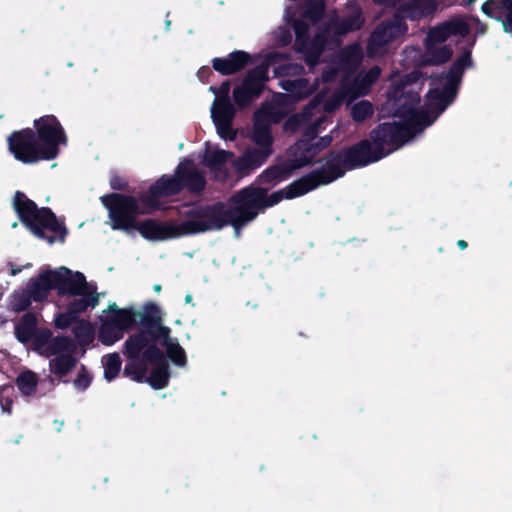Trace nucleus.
<instances>
[{
  "instance_id": "nucleus-18",
  "label": "nucleus",
  "mask_w": 512,
  "mask_h": 512,
  "mask_svg": "<svg viewBox=\"0 0 512 512\" xmlns=\"http://www.w3.org/2000/svg\"><path fill=\"white\" fill-rule=\"evenodd\" d=\"M16 384L23 395L32 396L37 389L38 376L31 370H24L18 375Z\"/></svg>"
},
{
  "instance_id": "nucleus-10",
  "label": "nucleus",
  "mask_w": 512,
  "mask_h": 512,
  "mask_svg": "<svg viewBox=\"0 0 512 512\" xmlns=\"http://www.w3.org/2000/svg\"><path fill=\"white\" fill-rule=\"evenodd\" d=\"M138 316V312L131 306L121 308L116 303H110L99 317V341L104 345L119 341L134 326Z\"/></svg>"
},
{
  "instance_id": "nucleus-24",
  "label": "nucleus",
  "mask_w": 512,
  "mask_h": 512,
  "mask_svg": "<svg viewBox=\"0 0 512 512\" xmlns=\"http://www.w3.org/2000/svg\"><path fill=\"white\" fill-rule=\"evenodd\" d=\"M14 388L11 385L0 386V406L3 412L10 413L13 402Z\"/></svg>"
},
{
  "instance_id": "nucleus-34",
  "label": "nucleus",
  "mask_w": 512,
  "mask_h": 512,
  "mask_svg": "<svg viewBox=\"0 0 512 512\" xmlns=\"http://www.w3.org/2000/svg\"><path fill=\"white\" fill-rule=\"evenodd\" d=\"M31 267V264L30 263H27L23 266V269H29Z\"/></svg>"
},
{
  "instance_id": "nucleus-33",
  "label": "nucleus",
  "mask_w": 512,
  "mask_h": 512,
  "mask_svg": "<svg viewBox=\"0 0 512 512\" xmlns=\"http://www.w3.org/2000/svg\"><path fill=\"white\" fill-rule=\"evenodd\" d=\"M185 300L187 303L191 302V300H192L191 295H187Z\"/></svg>"
},
{
  "instance_id": "nucleus-6",
  "label": "nucleus",
  "mask_w": 512,
  "mask_h": 512,
  "mask_svg": "<svg viewBox=\"0 0 512 512\" xmlns=\"http://www.w3.org/2000/svg\"><path fill=\"white\" fill-rule=\"evenodd\" d=\"M14 335L22 344L30 343L39 355L49 359V370L56 376L68 374L76 364V345L66 337L51 338L48 329L37 330V319L32 313L24 314L14 326Z\"/></svg>"
},
{
  "instance_id": "nucleus-9",
  "label": "nucleus",
  "mask_w": 512,
  "mask_h": 512,
  "mask_svg": "<svg viewBox=\"0 0 512 512\" xmlns=\"http://www.w3.org/2000/svg\"><path fill=\"white\" fill-rule=\"evenodd\" d=\"M475 24H477L476 19L457 18L432 29L426 39V61L431 64L447 61L452 51L443 43L453 36H466Z\"/></svg>"
},
{
  "instance_id": "nucleus-14",
  "label": "nucleus",
  "mask_w": 512,
  "mask_h": 512,
  "mask_svg": "<svg viewBox=\"0 0 512 512\" xmlns=\"http://www.w3.org/2000/svg\"><path fill=\"white\" fill-rule=\"evenodd\" d=\"M406 30L407 28L399 16H395L392 21L382 23L371 36L368 45L369 55L381 54L386 44L401 37Z\"/></svg>"
},
{
  "instance_id": "nucleus-15",
  "label": "nucleus",
  "mask_w": 512,
  "mask_h": 512,
  "mask_svg": "<svg viewBox=\"0 0 512 512\" xmlns=\"http://www.w3.org/2000/svg\"><path fill=\"white\" fill-rule=\"evenodd\" d=\"M482 11L501 21L504 31L512 34V1L488 0L482 5Z\"/></svg>"
},
{
  "instance_id": "nucleus-29",
  "label": "nucleus",
  "mask_w": 512,
  "mask_h": 512,
  "mask_svg": "<svg viewBox=\"0 0 512 512\" xmlns=\"http://www.w3.org/2000/svg\"><path fill=\"white\" fill-rule=\"evenodd\" d=\"M110 183H111V187L113 189H119L120 190V189H123V188L126 187V181L121 179V178H119V177L112 178Z\"/></svg>"
},
{
  "instance_id": "nucleus-26",
  "label": "nucleus",
  "mask_w": 512,
  "mask_h": 512,
  "mask_svg": "<svg viewBox=\"0 0 512 512\" xmlns=\"http://www.w3.org/2000/svg\"><path fill=\"white\" fill-rule=\"evenodd\" d=\"M91 383V376L88 374L86 370H81L74 380L75 388L79 390H85Z\"/></svg>"
},
{
  "instance_id": "nucleus-11",
  "label": "nucleus",
  "mask_w": 512,
  "mask_h": 512,
  "mask_svg": "<svg viewBox=\"0 0 512 512\" xmlns=\"http://www.w3.org/2000/svg\"><path fill=\"white\" fill-rule=\"evenodd\" d=\"M283 60L284 56L282 54H267L263 62L245 77L240 86L234 89L233 97L236 105L244 107L257 98L264 88L265 81L268 79V68L279 64Z\"/></svg>"
},
{
  "instance_id": "nucleus-20",
  "label": "nucleus",
  "mask_w": 512,
  "mask_h": 512,
  "mask_svg": "<svg viewBox=\"0 0 512 512\" xmlns=\"http://www.w3.org/2000/svg\"><path fill=\"white\" fill-rule=\"evenodd\" d=\"M330 141H331L330 137H323L319 141L311 143L309 145V147H308L307 143H305L304 141H301V143L298 144L296 149L299 150V151L303 150L305 152V154L303 155L302 158L297 160L296 164L292 165V168H297V167H300L302 165H305V164L309 163L311 161V159H312V156L314 155V150L320 144H321V146L328 145L330 143Z\"/></svg>"
},
{
  "instance_id": "nucleus-19",
  "label": "nucleus",
  "mask_w": 512,
  "mask_h": 512,
  "mask_svg": "<svg viewBox=\"0 0 512 512\" xmlns=\"http://www.w3.org/2000/svg\"><path fill=\"white\" fill-rule=\"evenodd\" d=\"M33 302L28 289L15 290L8 299V309L13 312H21L30 307Z\"/></svg>"
},
{
  "instance_id": "nucleus-8",
  "label": "nucleus",
  "mask_w": 512,
  "mask_h": 512,
  "mask_svg": "<svg viewBox=\"0 0 512 512\" xmlns=\"http://www.w3.org/2000/svg\"><path fill=\"white\" fill-rule=\"evenodd\" d=\"M85 280L82 273L66 267L43 269L38 276L28 281L27 289L34 302H41L47 299L52 289H56L60 297L76 293L85 287Z\"/></svg>"
},
{
  "instance_id": "nucleus-16",
  "label": "nucleus",
  "mask_w": 512,
  "mask_h": 512,
  "mask_svg": "<svg viewBox=\"0 0 512 512\" xmlns=\"http://www.w3.org/2000/svg\"><path fill=\"white\" fill-rule=\"evenodd\" d=\"M249 61V55L243 51L233 52L223 58L213 60V68L223 75H229L241 70Z\"/></svg>"
},
{
  "instance_id": "nucleus-31",
  "label": "nucleus",
  "mask_w": 512,
  "mask_h": 512,
  "mask_svg": "<svg viewBox=\"0 0 512 512\" xmlns=\"http://www.w3.org/2000/svg\"><path fill=\"white\" fill-rule=\"evenodd\" d=\"M377 3L380 4H389V5H395L398 3V0H374Z\"/></svg>"
},
{
  "instance_id": "nucleus-28",
  "label": "nucleus",
  "mask_w": 512,
  "mask_h": 512,
  "mask_svg": "<svg viewBox=\"0 0 512 512\" xmlns=\"http://www.w3.org/2000/svg\"><path fill=\"white\" fill-rule=\"evenodd\" d=\"M277 39L281 45H287L291 41V34L285 28H280L277 32Z\"/></svg>"
},
{
  "instance_id": "nucleus-21",
  "label": "nucleus",
  "mask_w": 512,
  "mask_h": 512,
  "mask_svg": "<svg viewBox=\"0 0 512 512\" xmlns=\"http://www.w3.org/2000/svg\"><path fill=\"white\" fill-rule=\"evenodd\" d=\"M105 379L111 381L116 378L121 369V360L117 354H109L103 358Z\"/></svg>"
},
{
  "instance_id": "nucleus-30",
  "label": "nucleus",
  "mask_w": 512,
  "mask_h": 512,
  "mask_svg": "<svg viewBox=\"0 0 512 512\" xmlns=\"http://www.w3.org/2000/svg\"><path fill=\"white\" fill-rule=\"evenodd\" d=\"M8 266L10 268V274L12 276L17 275L18 273H20L22 271V268H17L13 263H9Z\"/></svg>"
},
{
  "instance_id": "nucleus-27",
  "label": "nucleus",
  "mask_w": 512,
  "mask_h": 512,
  "mask_svg": "<svg viewBox=\"0 0 512 512\" xmlns=\"http://www.w3.org/2000/svg\"><path fill=\"white\" fill-rule=\"evenodd\" d=\"M284 169L280 166L273 167L265 172V174L262 175L261 179L263 181H273V180H281L285 176L283 175Z\"/></svg>"
},
{
  "instance_id": "nucleus-4",
  "label": "nucleus",
  "mask_w": 512,
  "mask_h": 512,
  "mask_svg": "<svg viewBox=\"0 0 512 512\" xmlns=\"http://www.w3.org/2000/svg\"><path fill=\"white\" fill-rule=\"evenodd\" d=\"M362 58L360 48L357 45L349 47L341 52L337 59L329 62L323 71V81L329 82L334 78L341 79L340 88L337 90L331 87L325 88L304 110L301 116L293 117L285 124L286 129H294L296 126H303L307 129L306 137L314 140L313 135L318 133L317 128L326 121L322 112L336 110L344 100L365 95L380 75V69L373 67L365 75H360L350 84V71L358 65Z\"/></svg>"
},
{
  "instance_id": "nucleus-23",
  "label": "nucleus",
  "mask_w": 512,
  "mask_h": 512,
  "mask_svg": "<svg viewBox=\"0 0 512 512\" xmlns=\"http://www.w3.org/2000/svg\"><path fill=\"white\" fill-rule=\"evenodd\" d=\"M373 114V107L370 102L366 100L359 101L352 105L351 116L354 121L361 122L369 118Z\"/></svg>"
},
{
  "instance_id": "nucleus-3",
  "label": "nucleus",
  "mask_w": 512,
  "mask_h": 512,
  "mask_svg": "<svg viewBox=\"0 0 512 512\" xmlns=\"http://www.w3.org/2000/svg\"><path fill=\"white\" fill-rule=\"evenodd\" d=\"M146 312L155 320L149 331L131 335L125 342L127 363L124 372L133 380L147 382L154 389H163L169 381L168 365L155 344L162 346L169 359L179 367L186 365V355L178 341L169 336L170 329L159 324L161 310L147 306Z\"/></svg>"
},
{
  "instance_id": "nucleus-25",
  "label": "nucleus",
  "mask_w": 512,
  "mask_h": 512,
  "mask_svg": "<svg viewBox=\"0 0 512 512\" xmlns=\"http://www.w3.org/2000/svg\"><path fill=\"white\" fill-rule=\"evenodd\" d=\"M277 76L298 75L302 71V67L297 64L277 65L274 67Z\"/></svg>"
},
{
  "instance_id": "nucleus-17",
  "label": "nucleus",
  "mask_w": 512,
  "mask_h": 512,
  "mask_svg": "<svg viewBox=\"0 0 512 512\" xmlns=\"http://www.w3.org/2000/svg\"><path fill=\"white\" fill-rule=\"evenodd\" d=\"M411 4H401V13L411 19H417L431 13L435 6L430 0H410Z\"/></svg>"
},
{
  "instance_id": "nucleus-7",
  "label": "nucleus",
  "mask_w": 512,
  "mask_h": 512,
  "mask_svg": "<svg viewBox=\"0 0 512 512\" xmlns=\"http://www.w3.org/2000/svg\"><path fill=\"white\" fill-rule=\"evenodd\" d=\"M15 210L22 223L37 237L49 243L63 241L65 228L47 208H37L25 194L16 192L13 201Z\"/></svg>"
},
{
  "instance_id": "nucleus-12",
  "label": "nucleus",
  "mask_w": 512,
  "mask_h": 512,
  "mask_svg": "<svg viewBox=\"0 0 512 512\" xmlns=\"http://www.w3.org/2000/svg\"><path fill=\"white\" fill-rule=\"evenodd\" d=\"M210 91L215 94L211 117L217 134L223 140H234L237 131L232 127L235 110L229 99L230 83L225 81L219 88L211 86Z\"/></svg>"
},
{
  "instance_id": "nucleus-2",
  "label": "nucleus",
  "mask_w": 512,
  "mask_h": 512,
  "mask_svg": "<svg viewBox=\"0 0 512 512\" xmlns=\"http://www.w3.org/2000/svg\"><path fill=\"white\" fill-rule=\"evenodd\" d=\"M280 84L287 93L277 95L271 103L263 105L255 114L252 140L257 148H248L237 160H233L231 152L211 142L205 143L201 163L216 179L226 178L229 163L233 164L236 171L243 173L261 166L272 154L273 138L269 125L280 121L288 112V105L292 101L301 99L311 92V87L304 79H283Z\"/></svg>"
},
{
  "instance_id": "nucleus-22",
  "label": "nucleus",
  "mask_w": 512,
  "mask_h": 512,
  "mask_svg": "<svg viewBox=\"0 0 512 512\" xmlns=\"http://www.w3.org/2000/svg\"><path fill=\"white\" fill-rule=\"evenodd\" d=\"M74 334L80 344H88L94 337V328L90 322L81 320L76 323Z\"/></svg>"
},
{
  "instance_id": "nucleus-32",
  "label": "nucleus",
  "mask_w": 512,
  "mask_h": 512,
  "mask_svg": "<svg viewBox=\"0 0 512 512\" xmlns=\"http://www.w3.org/2000/svg\"><path fill=\"white\" fill-rule=\"evenodd\" d=\"M457 244L461 249H465L467 247V243L464 240H459Z\"/></svg>"
},
{
  "instance_id": "nucleus-36",
  "label": "nucleus",
  "mask_w": 512,
  "mask_h": 512,
  "mask_svg": "<svg viewBox=\"0 0 512 512\" xmlns=\"http://www.w3.org/2000/svg\"><path fill=\"white\" fill-rule=\"evenodd\" d=\"M2 294V292L0 291V295Z\"/></svg>"
},
{
  "instance_id": "nucleus-13",
  "label": "nucleus",
  "mask_w": 512,
  "mask_h": 512,
  "mask_svg": "<svg viewBox=\"0 0 512 512\" xmlns=\"http://www.w3.org/2000/svg\"><path fill=\"white\" fill-rule=\"evenodd\" d=\"M83 289L76 293H67L64 297L67 303L65 304L66 311L59 313L54 320V324L59 329H66L76 319V314L87 310L88 308H95L99 302V294L96 292V287L84 281Z\"/></svg>"
},
{
  "instance_id": "nucleus-35",
  "label": "nucleus",
  "mask_w": 512,
  "mask_h": 512,
  "mask_svg": "<svg viewBox=\"0 0 512 512\" xmlns=\"http://www.w3.org/2000/svg\"><path fill=\"white\" fill-rule=\"evenodd\" d=\"M4 357H5L4 353L0 352V359H2Z\"/></svg>"
},
{
  "instance_id": "nucleus-5",
  "label": "nucleus",
  "mask_w": 512,
  "mask_h": 512,
  "mask_svg": "<svg viewBox=\"0 0 512 512\" xmlns=\"http://www.w3.org/2000/svg\"><path fill=\"white\" fill-rule=\"evenodd\" d=\"M33 130L25 129L12 133L8 145L14 157L23 163H35L57 157L60 147L67 144V136L59 120L45 115L34 120Z\"/></svg>"
},
{
  "instance_id": "nucleus-1",
  "label": "nucleus",
  "mask_w": 512,
  "mask_h": 512,
  "mask_svg": "<svg viewBox=\"0 0 512 512\" xmlns=\"http://www.w3.org/2000/svg\"><path fill=\"white\" fill-rule=\"evenodd\" d=\"M354 168V147L343 155L333 156L327 161L322 174H313L295 181L283 190L267 196L263 188L248 187L241 190L231 201L229 208L220 204L213 207H192L185 213L189 219L178 223H162L147 219L137 223L138 215L150 213L162 206L161 199L180 191L183 186L192 190L204 187V178L195 165L184 160L177 167L174 176H162L149 190L148 195L141 199L121 194H110L101 197L102 204L109 212L112 229L127 233L138 231L149 241H165L185 235L219 229L231 224L236 234L242 226L253 220L263 208L273 206L282 199H292L304 195L319 184H326L341 177L342 168Z\"/></svg>"
}]
</instances>
